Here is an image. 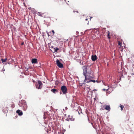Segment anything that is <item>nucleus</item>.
Wrapping results in <instances>:
<instances>
[{
	"mask_svg": "<svg viewBox=\"0 0 134 134\" xmlns=\"http://www.w3.org/2000/svg\"><path fill=\"white\" fill-rule=\"evenodd\" d=\"M83 73L85 76V79L83 82L81 83L80 85V86H82L83 85H85L86 83H88L91 82H95V80L91 79L93 78L94 76L92 74V71L90 67L87 68L86 66H83Z\"/></svg>",
	"mask_w": 134,
	"mask_h": 134,
	"instance_id": "obj_1",
	"label": "nucleus"
},
{
	"mask_svg": "<svg viewBox=\"0 0 134 134\" xmlns=\"http://www.w3.org/2000/svg\"><path fill=\"white\" fill-rule=\"evenodd\" d=\"M19 105L20 107H22L23 109L24 110H26L27 108V105L26 104L25 101L24 100H22L20 102Z\"/></svg>",
	"mask_w": 134,
	"mask_h": 134,
	"instance_id": "obj_2",
	"label": "nucleus"
},
{
	"mask_svg": "<svg viewBox=\"0 0 134 134\" xmlns=\"http://www.w3.org/2000/svg\"><path fill=\"white\" fill-rule=\"evenodd\" d=\"M42 83L40 80H38V83L36 84V88L38 89H41L42 86Z\"/></svg>",
	"mask_w": 134,
	"mask_h": 134,
	"instance_id": "obj_3",
	"label": "nucleus"
},
{
	"mask_svg": "<svg viewBox=\"0 0 134 134\" xmlns=\"http://www.w3.org/2000/svg\"><path fill=\"white\" fill-rule=\"evenodd\" d=\"M61 90L64 94H66L67 93V89L65 86H62L61 88Z\"/></svg>",
	"mask_w": 134,
	"mask_h": 134,
	"instance_id": "obj_4",
	"label": "nucleus"
},
{
	"mask_svg": "<svg viewBox=\"0 0 134 134\" xmlns=\"http://www.w3.org/2000/svg\"><path fill=\"white\" fill-rule=\"evenodd\" d=\"M56 62L57 66L59 68H62L63 67V65L60 62L58 59H57Z\"/></svg>",
	"mask_w": 134,
	"mask_h": 134,
	"instance_id": "obj_5",
	"label": "nucleus"
},
{
	"mask_svg": "<svg viewBox=\"0 0 134 134\" xmlns=\"http://www.w3.org/2000/svg\"><path fill=\"white\" fill-rule=\"evenodd\" d=\"M97 57L96 55H92L91 56V59L93 61H95L97 59Z\"/></svg>",
	"mask_w": 134,
	"mask_h": 134,
	"instance_id": "obj_6",
	"label": "nucleus"
},
{
	"mask_svg": "<svg viewBox=\"0 0 134 134\" xmlns=\"http://www.w3.org/2000/svg\"><path fill=\"white\" fill-rule=\"evenodd\" d=\"M31 63L32 64H37L38 63L37 59L36 58L32 59L31 60Z\"/></svg>",
	"mask_w": 134,
	"mask_h": 134,
	"instance_id": "obj_7",
	"label": "nucleus"
},
{
	"mask_svg": "<svg viewBox=\"0 0 134 134\" xmlns=\"http://www.w3.org/2000/svg\"><path fill=\"white\" fill-rule=\"evenodd\" d=\"M16 113L20 116L22 115L23 114V113L22 111H21L19 109L16 110Z\"/></svg>",
	"mask_w": 134,
	"mask_h": 134,
	"instance_id": "obj_8",
	"label": "nucleus"
},
{
	"mask_svg": "<svg viewBox=\"0 0 134 134\" xmlns=\"http://www.w3.org/2000/svg\"><path fill=\"white\" fill-rule=\"evenodd\" d=\"M105 109L109 111L110 110V106L109 105H106L105 108Z\"/></svg>",
	"mask_w": 134,
	"mask_h": 134,
	"instance_id": "obj_9",
	"label": "nucleus"
},
{
	"mask_svg": "<svg viewBox=\"0 0 134 134\" xmlns=\"http://www.w3.org/2000/svg\"><path fill=\"white\" fill-rule=\"evenodd\" d=\"M69 119L68 120H67L69 121H74V119L73 118L72 116H70L69 115L68 116Z\"/></svg>",
	"mask_w": 134,
	"mask_h": 134,
	"instance_id": "obj_10",
	"label": "nucleus"
},
{
	"mask_svg": "<svg viewBox=\"0 0 134 134\" xmlns=\"http://www.w3.org/2000/svg\"><path fill=\"white\" fill-rule=\"evenodd\" d=\"M51 91L54 93H56L58 92V90L57 89H53L51 90Z\"/></svg>",
	"mask_w": 134,
	"mask_h": 134,
	"instance_id": "obj_11",
	"label": "nucleus"
},
{
	"mask_svg": "<svg viewBox=\"0 0 134 134\" xmlns=\"http://www.w3.org/2000/svg\"><path fill=\"white\" fill-rule=\"evenodd\" d=\"M7 59L6 58L5 59H1V60L2 61V62L3 63L4 62H5L7 61Z\"/></svg>",
	"mask_w": 134,
	"mask_h": 134,
	"instance_id": "obj_12",
	"label": "nucleus"
},
{
	"mask_svg": "<svg viewBox=\"0 0 134 134\" xmlns=\"http://www.w3.org/2000/svg\"><path fill=\"white\" fill-rule=\"evenodd\" d=\"M120 107L121 108V110H122L123 108H124V107L122 105L120 104Z\"/></svg>",
	"mask_w": 134,
	"mask_h": 134,
	"instance_id": "obj_13",
	"label": "nucleus"
},
{
	"mask_svg": "<svg viewBox=\"0 0 134 134\" xmlns=\"http://www.w3.org/2000/svg\"><path fill=\"white\" fill-rule=\"evenodd\" d=\"M15 106V105L14 103H12L11 104V107L12 108H13Z\"/></svg>",
	"mask_w": 134,
	"mask_h": 134,
	"instance_id": "obj_14",
	"label": "nucleus"
},
{
	"mask_svg": "<svg viewBox=\"0 0 134 134\" xmlns=\"http://www.w3.org/2000/svg\"><path fill=\"white\" fill-rule=\"evenodd\" d=\"M86 22H85V24H88L89 22L87 19H85Z\"/></svg>",
	"mask_w": 134,
	"mask_h": 134,
	"instance_id": "obj_15",
	"label": "nucleus"
},
{
	"mask_svg": "<svg viewBox=\"0 0 134 134\" xmlns=\"http://www.w3.org/2000/svg\"><path fill=\"white\" fill-rule=\"evenodd\" d=\"M54 49H55V52H57V51L59 49L58 48H54Z\"/></svg>",
	"mask_w": 134,
	"mask_h": 134,
	"instance_id": "obj_16",
	"label": "nucleus"
},
{
	"mask_svg": "<svg viewBox=\"0 0 134 134\" xmlns=\"http://www.w3.org/2000/svg\"><path fill=\"white\" fill-rule=\"evenodd\" d=\"M103 108H100V110H104L105 109V108H104V106Z\"/></svg>",
	"mask_w": 134,
	"mask_h": 134,
	"instance_id": "obj_17",
	"label": "nucleus"
},
{
	"mask_svg": "<svg viewBox=\"0 0 134 134\" xmlns=\"http://www.w3.org/2000/svg\"><path fill=\"white\" fill-rule=\"evenodd\" d=\"M44 14L43 13H39V15L41 16H43L42 15L43 14Z\"/></svg>",
	"mask_w": 134,
	"mask_h": 134,
	"instance_id": "obj_18",
	"label": "nucleus"
},
{
	"mask_svg": "<svg viewBox=\"0 0 134 134\" xmlns=\"http://www.w3.org/2000/svg\"><path fill=\"white\" fill-rule=\"evenodd\" d=\"M118 44L119 45H120V46H121V43L120 42H119L118 43Z\"/></svg>",
	"mask_w": 134,
	"mask_h": 134,
	"instance_id": "obj_19",
	"label": "nucleus"
},
{
	"mask_svg": "<svg viewBox=\"0 0 134 134\" xmlns=\"http://www.w3.org/2000/svg\"><path fill=\"white\" fill-rule=\"evenodd\" d=\"M52 32L53 33L52 35H54V31L53 30L52 31Z\"/></svg>",
	"mask_w": 134,
	"mask_h": 134,
	"instance_id": "obj_20",
	"label": "nucleus"
},
{
	"mask_svg": "<svg viewBox=\"0 0 134 134\" xmlns=\"http://www.w3.org/2000/svg\"><path fill=\"white\" fill-rule=\"evenodd\" d=\"M108 35H107L108 37L109 36V31H108Z\"/></svg>",
	"mask_w": 134,
	"mask_h": 134,
	"instance_id": "obj_21",
	"label": "nucleus"
},
{
	"mask_svg": "<svg viewBox=\"0 0 134 134\" xmlns=\"http://www.w3.org/2000/svg\"><path fill=\"white\" fill-rule=\"evenodd\" d=\"M24 44V42H22L21 43V45H23V44Z\"/></svg>",
	"mask_w": 134,
	"mask_h": 134,
	"instance_id": "obj_22",
	"label": "nucleus"
},
{
	"mask_svg": "<svg viewBox=\"0 0 134 134\" xmlns=\"http://www.w3.org/2000/svg\"><path fill=\"white\" fill-rule=\"evenodd\" d=\"M108 37L109 39H110V36H108Z\"/></svg>",
	"mask_w": 134,
	"mask_h": 134,
	"instance_id": "obj_23",
	"label": "nucleus"
},
{
	"mask_svg": "<svg viewBox=\"0 0 134 134\" xmlns=\"http://www.w3.org/2000/svg\"><path fill=\"white\" fill-rule=\"evenodd\" d=\"M75 12H76L77 13H78V11H76Z\"/></svg>",
	"mask_w": 134,
	"mask_h": 134,
	"instance_id": "obj_24",
	"label": "nucleus"
},
{
	"mask_svg": "<svg viewBox=\"0 0 134 134\" xmlns=\"http://www.w3.org/2000/svg\"><path fill=\"white\" fill-rule=\"evenodd\" d=\"M96 90H93V91H96Z\"/></svg>",
	"mask_w": 134,
	"mask_h": 134,
	"instance_id": "obj_25",
	"label": "nucleus"
},
{
	"mask_svg": "<svg viewBox=\"0 0 134 134\" xmlns=\"http://www.w3.org/2000/svg\"><path fill=\"white\" fill-rule=\"evenodd\" d=\"M75 11H73V12H75Z\"/></svg>",
	"mask_w": 134,
	"mask_h": 134,
	"instance_id": "obj_26",
	"label": "nucleus"
},
{
	"mask_svg": "<svg viewBox=\"0 0 134 134\" xmlns=\"http://www.w3.org/2000/svg\"><path fill=\"white\" fill-rule=\"evenodd\" d=\"M96 82H98V81H97V80Z\"/></svg>",
	"mask_w": 134,
	"mask_h": 134,
	"instance_id": "obj_27",
	"label": "nucleus"
},
{
	"mask_svg": "<svg viewBox=\"0 0 134 134\" xmlns=\"http://www.w3.org/2000/svg\"><path fill=\"white\" fill-rule=\"evenodd\" d=\"M133 74L134 75V74Z\"/></svg>",
	"mask_w": 134,
	"mask_h": 134,
	"instance_id": "obj_28",
	"label": "nucleus"
}]
</instances>
